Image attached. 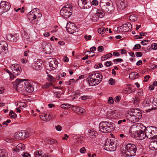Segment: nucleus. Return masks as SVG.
<instances>
[{
	"label": "nucleus",
	"instance_id": "1",
	"mask_svg": "<svg viewBox=\"0 0 157 157\" xmlns=\"http://www.w3.org/2000/svg\"><path fill=\"white\" fill-rule=\"evenodd\" d=\"M102 78L103 76L101 74L92 73L89 74L87 80L90 86H94L99 84L102 81Z\"/></svg>",
	"mask_w": 157,
	"mask_h": 157
},
{
	"label": "nucleus",
	"instance_id": "2",
	"mask_svg": "<svg viewBox=\"0 0 157 157\" xmlns=\"http://www.w3.org/2000/svg\"><path fill=\"white\" fill-rule=\"evenodd\" d=\"M115 127V124L112 122L102 121L100 123L99 129L101 132L108 133L113 131Z\"/></svg>",
	"mask_w": 157,
	"mask_h": 157
},
{
	"label": "nucleus",
	"instance_id": "3",
	"mask_svg": "<svg viewBox=\"0 0 157 157\" xmlns=\"http://www.w3.org/2000/svg\"><path fill=\"white\" fill-rule=\"evenodd\" d=\"M127 119L131 122L135 123L138 122L142 117V114L140 111L137 109H131L128 113Z\"/></svg>",
	"mask_w": 157,
	"mask_h": 157
},
{
	"label": "nucleus",
	"instance_id": "4",
	"mask_svg": "<svg viewBox=\"0 0 157 157\" xmlns=\"http://www.w3.org/2000/svg\"><path fill=\"white\" fill-rule=\"evenodd\" d=\"M147 138L150 139H157V128L153 126H148L144 129Z\"/></svg>",
	"mask_w": 157,
	"mask_h": 157
},
{
	"label": "nucleus",
	"instance_id": "5",
	"mask_svg": "<svg viewBox=\"0 0 157 157\" xmlns=\"http://www.w3.org/2000/svg\"><path fill=\"white\" fill-rule=\"evenodd\" d=\"M145 128V127L143 124L139 123H136L131 127L129 133L132 137H135L137 133Z\"/></svg>",
	"mask_w": 157,
	"mask_h": 157
},
{
	"label": "nucleus",
	"instance_id": "6",
	"mask_svg": "<svg viewBox=\"0 0 157 157\" xmlns=\"http://www.w3.org/2000/svg\"><path fill=\"white\" fill-rule=\"evenodd\" d=\"M137 150L136 146L132 144H128L125 147V154L127 156H133L136 155Z\"/></svg>",
	"mask_w": 157,
	"mask_h": 157
},
{
	"label": "nucleus",
	"instance_id": "7",
	"mask_svg": "<svg viewBox=\"0 0 157 157\" xmlns=\"http://www.w3.org/2000/svg\"><path fill=\"white\" fill-rule=\"evenodd\" d=\"M111 1L110 0H101L100 2V5L101 9L109 13L110 12Z\"/></svg>",
	"mask_w": 157,
	"mask_h": 157
},
{
	"label": "nucleus",
	"instance_id": "8",
	"mask_svg": "<svg viewBox=\"0 0 157 157\" xmlns=\"http://www.w3.org/2000/svg\"><path fill=\"white\" fill-rule=\"evenodd\" d=\"M104 147L105 149L108 151H114L116 149V146L114 142L111 141L110 140L106 141Z\"/></svg>",
	"mask_w": 157,
	"mask_h": 157
},
{
	"label": "nucleus",
	"instance_id": "9",
	"mask_svg": "<svg viewBox=\"0 0 157 157\" xmlns=\"http://www.w3.org/2000/svg\"><path fill=\"white\" fill-rule=\"evenodd\" d=\"M48 67H47L48 70H52L53 69H55L57 67L58 62L55 58H50L48 59Z\"/></svg>",
	"mask_w": 157,
	"mask_h": 157
},
{
	"label": "nucleus",
	"instance_id": "10",
	"mask_svg": "<svg viewBox=\"0 0 157 157\" xmlns=\"http://www.w3.org/2000/svg\"><path fill=\"white\" fill-rule=\"evenodd\" d=\"M66 29L67 31L71 34H73L76 31L77 29V28L74 24L68 23L67 24Z\"/></svg>",
	"mask_w": 157,
	"mask_h": 157
},
{
	"label": "nucleus",
	"instance_id": "11",
	"mask_svg": "<svg viewBox=\"0 0 157 157\" xmlns=\"http://www.w3.org/2000/svg\"><path fill=\"white\" fill-rule=\"evenodd\" d=\"M8 48L7 43L4 41H0V53L2 54H5Z\"/></svg>",
	"mask_w": 157,
	"mask_h": 157
},
{
	"label": "nucleus",
	"instance_id": "12",
	"mask_svg": "<svg viewBox=\"0 0 157 157\" xmlns=\"http://www.w3.org/2000/svg\"><path fill=\"white\" fill-rule=\"evenodd\" d=\"M42 48L43 51L46 54H50L53 51L52 46L49 44H47L45 42L42 44Z\"/></svg>",
	"mask_w": 157,
	"mask_h": 157
},
{
	"label": "nucleus",
	"instance_id": "13",
	"mask_svg": "<svg viewBox=\"0 0 157 157\" xmlns=\"http://www.w3.org/2000/svg\"><path fill=\"white\" fill-rule=\"evenodd\" d=\"M10 68L16 75H19L21 73V69L18 64H13L10 66Z\"/></svg>",
	"mask_w": 157,
	"mask_h": 157
},
{
	"label": "nucleus",
	"instance_id": "14",
	"mask_svg": "<svg viewBox=\"0 0 157 157\" xmlns=\"http://www.w3.org/2000/svg\"><path fill=\"white\" fill-rule=\"evenodd\" d=\"M15 134V136L16 138L17 139H19L20 138V139H25L28 137L29 136V133L24 131H22L17 132Z\"/></svg>",
	"mask_w": 157,
	"mask_h": 157
},
{
	"label": "nucleus",
	"instance_id": "15",
	"mask_svg": "<svg viewBox=\"0 0 157 157\" xmlns=\"http://www.w3.org/2000/svg\"><path fill=\"white\" fill-rule=\"evenodd\" d=\"M24 87L25 91L29 93H32L34 90L33 85L31 84L30 82L27 81L26 79L24 82Z\"/></svg>",
	"mask_w": 157,
	"mask_h": 157
},
{
	"label": "nucleus",
	"instance_id": "16",
	"mask_svg": "<svg viewBox=\"0 0 157 157\" xmlns=\"http://www.w3.org/2000/svg\"><path fill=\"white\" fill-rule=\"evenodd\" d=\"M26 80V79H17L13 82V85L14 86H16L17 90H20V88L22 89L21 86L22 85L24 84V82H25Z\"/></svg>",
	"mask_w": 157,
	"mask_h": 157
},
{
	"label": "nucleus",
	"instance_id": "17",
	"mask_svg": "<svg viewBox=\"0 0 157 157\" xmlns=\"http://www.w3.org/2000/svg\"><path fill=\"white\" fill-rule=\"evenodd\" d=\"M18 35L17 34L13 35L8 34L6 36V39L10 42L12 43L16 42L19 39Z\"/></svg>",
	"mask_w": 157,
	"mask_h": 157
},
{
	"label": "nucleus",
	"instance_id": "18",
	"mask_svg": "<svg viewBox=\"0 0 157 157\" xmlns=\"http://www.w3.org/2000/svg\"><path fill=\"white\" fill-rule=\"evenodd\" d=\"M72 10L62 9L60 11V14L63 17L68 18L71 15L72 12L71 11Z\"/></svg>",
	"mask_w": 157,
	"mask_h": 157
},
{
	"label": "nucleus",
	"instance_id": "19",
	"mask_svg": "<svg viewBox=\"0 0 157 157\" xmlns=\"http://www.w3.org/2000/svg\"><path fill=\"white\" fill-rule=\"evenodd\" d=\"M0 4L4 10V12H7L8 11L11 7L10 4L5 1H1L0 3Z\"/></svg>",
	"mask_w": 157,
	"mask_h": 157
},
{
	"label": "nucleus",
	"instance_id": "20",
	"mask_svg": "<svg viewBox=\"0 0 157 157\" xmlns=\"http://www.w3.org/2000/svg\"><path fill=\"white\" fill-rule=\"evenodd\" d=\"M42 61L40 59H37L32 65V68L35 70H37L42 66Z\"/></svg>",
	"mask_w": 157,
	"mask_h": 157
},
{
	"label": "nucleus",
	"instance_id": "21",
	"mask_svg": "<svg viewBox=\"0 0 157 157\" xmlns=\"http://www.w3.org/2000/svg\"><path fill=\"white\" fill-rule=\"evenodd\" d=\"M143 129H142L139 132L137 133L135 137H137L139 140L144 139L146 137L145 134V131L144 132Z\"/></svg>",
	"mask_w": 157,
	"mask_h": 157
},
{
	"label": "nucleus",
	"instance_id": "22",
	"mask_svg": "<svg viewBox=\"0 0 157 157\" xmlns=\"http://www.w3.org/2000/svg\"><path fill=\"white\" fill-rule=\"evenodd\" d=\"M12 145L13 146H16V147L14 149V150L16 152H18L19 151L22 150H24L25 148L24 144L21 143H20L17 145L16 144L14 143Z\"/></svg>",
	"mask_w": 157,
	"mask_h": 157
},
{
	"label": "nucleus",
	"instance_id": "23",
	"mask_svg": "<svg viewBox=\"0 0 157 157\" xmlns=\"http://www.w3.org/2000/svg\"><path fill=\"white\" fill-rule=\"evenodd\" d=\"M119 115V113L115 110L112 111L110 113H109L107 116L111 119H116L118 117Z\"/></svg>",
	"mask_w": 157,
	"mask_h": 157
},
{
	"label": "nucleus",
	"instance_id": "24",
	"mask_svg": "<svg viewBox=\"0 0 157 157\" xmlns=\"http://www.w3.org/2000/svg\"><path fill=\"white\" fill-rule=\"evenodd\" d=\"M149 148L151 150H156L157 149V141L154 140L151 142L149 145Z\"/></svg>",
	"mask_w": 157,
	"mask_h": 157
},
{
	"label": "nucleus",
	"instance_id": "25",
	"mask_svg": "<svg viewBox=\"0 0 157 157\" xmlns=\"http://www.w3.org/2000/svg\"><path fill=\"white\" fill-rule=\"evenodd\" d=\"M117 10L119 11L123 10L125 7L124 2L122 1H119L116 2Z\"/></svg>",
	"mask_w": 157,
	"mask_h": 157
},
{
	"label": "nucleus",
	"instance_id": "26",
	"mask_svg": "<svg viewBox=\"0 0 157 157\" xmlns=\"http://www.w3.org/2000/svg\"><path fill=\"white\" fill-rule=\"evenodd\" d=\"M40 118L44 121H49L51 119V117L49 114H46L43 113L40 115Z\"/></svg>",
	"mask_w": 157,
	"mask_h": 157
},
{
	"label": "nucleus",
	"instance_id": "27",
	"mask_svg": "<svg viewBox=\"0 0 157 157\" xmlns=\"http://www.w3.org/2000/svg\"><path fill=\"white\" fill-rule=\"evenodd\" d=\"M72 110L79 114H81L83 113L85 111V110L83 108L80 107H76L75 106H73L72 107Z\"/></svg>",
	"mask_w": 157,
	"mask_h": 157
},
{
	"label": "nucleus",
	"instance_id": "28",
	"mask_svg": "<svg viewBox=\"0 0 157 157\" xmlns=\"http://www.w3.org/2000/svg\"><path fill=\"white\" fill-rule=\"evenodd\" d=\"M88 132V135L91 138H95L98 135L97 132L93 130H89Z\"/></svg>",
	"mask_w": 157,
	"mask_h": 157
},
{
	"label": "nucleus",
	"instance_id": "29",
	"mask_svg": "<svg viewBox=\"0 0 157 157\" xmlns=\"http://www.w3.org/2000/svg\"><path fill=\"white\" fill-rule=\"evenodd\" d=\"M151 101L149 99H145L142 103L141 105L143 107H149L150 105Z\"/></svg>",
	"mask_w": 157,
	"mask_h": 157
},
{
	"label": "nucleus",
	"instance_id": "30",
	"mask_svg": "<svg viewBox=\"0 0 157 157\" xmlns=\"http://www.w3.org/2000/svg\"><path fill=\"white\" fill-rule=\"evenodd\" d=\"M96 15L99 17H103L105 15L104 12L101 10L98 9L96 11Z\"/></svg>",
	"mask_w": 157,
	"mask_h": 157
},
{
	"label": "nucleus",
	"instance_id": "31",
	"mask_svg": "<svg viewBox=\"0 0 157 157\" xmlns=\"http://www.w3.org/2000/svg\"><path fill=\"white\" fill-rule=\"evenodd\" d=\"M87 2L86 0H78V3L80 8L81 9L85 8L84 5Z\"/></svg>",
	"mask_w": 157,
	"mask_h": 157
},
{
	"label": "nucleus",
	"instance_id": "32",
	"mask_svg": "<svg viewBox=\"0 0 157 157\" xmlns=\"http://www.w3.org/2000/svg\"><path fill=\"white\" fill-rule=\"evenodd\" d=\"M90 19L93 21H97L98 19V18L96 14L94 13H92L90 15Z\"/></svg>",
	"mask_w": 157,
	"mask_h": 157
},
{
	"label": "nucleus",
	"instance_id": "33",
	"mask_svg": "<svg viewBox=\"0 0 157 157\" xmlns=\"http://www.w3.org/2000/svg\"><path fill=\"white\" fill-rule=\"evenodd\" d=\"M62 9L65 10H72V6L71 3H68L66 4Z\"/></svg>",
	"mask_w": 157,
	"mask_h": 157
},
{
	"label": "nucleus",
	"instance_id": "34",
	"mask_svg": "<svg viewBox=\"0 0 157 157\" xmlns=\"http://www.w3.org/2000/svg\"><path fill=\"white\" fill-rule=\"evenodd\" d=\"M112 56V54L111 53H109L102 56L101 59L102 61H104L109 58L111 57Z\"/></svg>",
	"mask_w": 157,
	"mask_h": 157
},
{
	"label": "nucleus",
	"instance_id": "35",
	"mask_svg": "<svg viewBox=\"0 0 157 157\" xmlns=\"http://www.w3.org/2000/svg\"><path fill=\"white\" fill-rule=\"evenodd\" d=\"M34 157L42 156V151L41 150L36 151L34 154Z\"/></svg>",
	"mask_w": 157,
	"mask_h": 157
},
{
	"label": "nucleus",
	"instance_id": "36",
	"mask_svg": "<svg viewBox=\"0 0 157 157\" xmlns=\"http://www.w3.org/2000/svg\"><path fill=\"white\" fill-rule=\"evenodd\" d=\"M129 20L132 21H135L137 20V16L135 14H132L129 16Z\"/></svg>",
	"mask_w": 157,
	"mask_h": 157
},
{
	"label": "nucleus",
	"instance_id": "37",
	"mask_svg": "<svg viewBox=\"0 0 157 157\" xmlns=\"http://www.w3.org/2000/svg\"><path fill=\"white\" fill-rule=\"evenodd\" d=\"M52 86V83L51 82H47L45 84L43 85L42 88L43 89L49 88Z\"/></svg>",
	"mask_w": 157,
	"mask_h": 157
},
{
	"label": "nucleus",
	"instance_id": "38",
	"mask_svg": "<svg viewBox=\"0 0 157 157\" xmlns=\"http://www.w3.org/2000/svg\"><path fill=\"white\" fill-rule=\"evenodd\" d=\"M133 104L135 105H137L140 101V99L138 98L135 97V98H133L132 100Z\"/></svg>",
	"mask_w": 157,
	"mask_h": 157
},
{
	"label": "nucleus",
	"instance_id": "39",
	"mask_svg": "<svg viewBox=\"0 0 157 157\" xmlns=\"http://www.w3.org/2000/svg\"><path fill=\"white\" fill-rule=\"evenodd\" d=\"M48 143L49 144H58V142L55 140L54 139H49L48 140Z\"/></svg>",
	"mask_w": 157,
	"mask_h": 157
},
{
	"label": "nucleus",
	"instance_id": "40",
	"mask_svg": "<svg viewBox=\"0 0 157 157\" xmlns=\"http://www.w3.org/2000/svg\"><path fill=\"white\" fill-rule=\"evenodd\" d=\"M71 107L70 105L69 104H65L64 103L62 104L61 105V107L62 108H63L64 109H68L70 108Z\"/></svg>",
	"mask_w": 157,
	"mask_h": 157
},
{
	"label": "nucleus",
	"instance_id": "41",
	"mask_svg": "<svg viewBox=\"0 0 157 157\" xmlns=\"http://www.w3.org/2000/svg\"><path fill=\"white\" fill-rule=\"evenodd\" d=\"M47 79L48 81H50L52 83L54 82L55 81L54 78L50 75H48Z\"/></svg>",
	"mask_w": 157,
	"mask_h": 157
},
{
	"label": "nucleus",
	"instance_id": "42",
	"mask_svg": "<svg viewBox=\"0 0 157 157\" xmlns=\"http://www.w3.org/2000/svg\"><path fill=\"white\" fill-rule=\"evenodd\" d=\"M19 106L21 109H23L26 106V105L25 102H21L19 104Z\"/></svg>",
	"mask_w": 157,
	"mask_h": 157
},
{
	"label": "nucleus",
	"instance_id": "43",
	"mask_svg": "<svg viewBox=\"0 0 157 157\" xmlns=\"http://www.w3.org/2000/svg\"><path fill=\"white\" fill-rule=\"evenodd\" d=\"M98 31L99 34H102L105 33V28H101L98 29Z\"/></svg>",
	"mask_w": 157,
	"mask_h": 157
},
{
	"label": "nucleus",
	"instance_id": "44",
	"mask_svg": "<svg viewBox=\"0 0 157 157\" xmlns=\"http://www.w3.org/2000/svg\"><path fill=\"white\" fill-rule=\"evenodd\" d=\"M85 6V8H82V9H89L91 8V5L90 4H89L87 2L84 5V6Z\"/></svg>",
	"mask_w": 157,
	"mask_h": 157
},
{
	"label": "nucleus",
	"instance_id": "45",
	"mask_svg": "<svg viewBox=\"0 0 157 157\" xmlns=\"http://www.w3.org/2000/svg\"><path fill=\"white\" fill-rule=\"evenodd\" d=\"M10 116L12 118H16L17 117V115L13 111H11L9 113Z\"/></svg>",
	"mask_w": 157,
	"mask_h": 157
},
{
	"label": "nucleus",
	"instance_id": "46",
	"mask_svg": "<svg viewBox=\"0 0 157 157\" xmlns=\"http://www.w3.org/2000/svg\"><path fill=\"white\" fill-rule=\"evenodd\" d=\"M91 96H90L88 95H84L83 96H82L80 97V98L82 100H85L87 99H90Z\"/></svg>",
	"mask_w": 157,
	"mask_h": 157
},
{
	"label": "nucleus",
	"instance_id": "47",
	"mask_svg": "<svg viewBox=\"0 0 157 157\" xmlns=\"http://www.w3.org/2000/svg\"><path fill=\"white\" fill-rule=\"evenodd\" d=\"M74 81L75 80L74 79H70L69 81L66 82L65 84L67 85H70L73 83Z\"/></svg>",
	"mask_w": 157,
	"mask_h": 157
},
{
	"label": "nucleus",
	"instance_id": "48",
	"mask_svg": "<svg viewBox=\"0 0 157 157\" xmlns=\"http://www.w3.org/2000/svg\"><path fill=\"white\" fill-rule=\"evenodd\" d=\"M82 138V137L81 136H78L76 138V140H77L78 143H82V141L81 140Z\"/></svg>",
	"mask_w": 157,
	"mask_h": 157
},
{
	"label": "nucleus",
	"instance_id": "49",
	"mask_svg": "<svg viewBox=\"0 0 157 157\" xmlns=\"http://www.w3.org/2000/svg\"><path fill=\"white\" fill-rule=\"evenodd\" d=\"M136 72H132L130 74L129 76L132 77L131 78L132 79L136 78Z\"/></svg>",
	"mask_w": 157,
	"mask_h": 157
},
{
	"label": "nucleus",
	"instance_id": "50",
	"mask_svg": "<svg viewBox=\"0 0 157 157\" xmlns=\"http://www.w3.org/2000/svg\"><path fill=\"white\" fill-rule=\"evenodd\" d=\"M109 84L111 85H113L115 84V80L113 79V78H111L109 80Z\"/></svg>",
	"mask_w": 157,
	"mask_h": 157
},
{
	"label": "nucleus",
	"instance_id": "51",
	"mask_svg": "<svg viewBox=\"0 0 157 157\" xmlns=\"http://www.w3.org/2000/svg\"><path fill=\"white\" fill-rule=\"evenodd\" d=\"M22 36L24 39H28L29 38V37L28 34L26 33V32H24V33L22 34Z\"/></svg>",
	"mask_w": 157,
	"mask_h": 157
},
{
	"label": "nucleus",
	"instance_id": "52",
	"mask_svg": "<svg viewBox=\"0 0 157 157\" xmlns=\"http://www.w3.org/2000/svg\"><path fill=\"white\" fill-rule=\"evenodd\" d=\"M22 155L23 157H31V155H30V154L29 153H28L27 152H23V153L22 154Z\"/></svg>",
	"mask_w": 157,
	"mask_h": 157
},
{
	"label": "nucleus",
	"instance_id": "53",
	"mask_svg": "<svg viewBox=\"0 0 157 157\" xmlns=\"http://www.w3.org/2000/svg\"><path fill=\"white\" fill-rule=\"evenodd\" d=\"M6 152L3 149H0V157L4 155L5 156V154H6Z\"/></svg>",
	"mask_w": 157,
	"mask_h": 157
},
{
	"label": "nucleus",
	"instance_id": "54",
	"mask_svg": "<svg viewBox=\"0 0 157 157\" xmlns=\"http://www.w3.org/2000/svg\"><path fill=\"white\" fill-rule=\"evenodd\" d=\"M98 4V2L97 0H94L91 2V4L94 6H97Z\"/></svg>",
	"mask_w": 157,
	"mask_h": 157
},
{
	"label": "nucleus",
	"instance_id": "55",
	"mask_svg": "<svg viewBox=\"0 0 157 157\" xmlns=\"http://www.w3.org/2000/svg\"><path fill=\"white\" fill-rule=\"evenodd\" d=\"M151 48L154 50H156L157 49V44L154 43L151 44Z\"/></svg>",
	"mask_w": 157,
	"mask_h": 157
},
{
	"label": "nucleus",
	"instance_id": "56",
	"mask_svg": "<svg viewBox=\"0 0 157 157\" xmlns=\"http://www.w3.org/2000/svg\"><path fill=\"white\" fill-rule=\"evenodd\" d=\"M151 78L150 75H147L144 76V82H147L148 81V80Z\"/></svg>",
	"mask_w": 157,
	"mask_h": 157
},
{
	"label": "nucleus",
	"instance_id": "57",
	"mask_svg": "<svg viewBox=\"0 0 157 157\" xmlns=\"http://www.w3.org/2000/svg\"><path fill=\"white\" fill-rule=\"evenodd\" d=\"M86 151V149L85 148V147H82L80 150V152L82 154H83V153H85Z\"/></svg>",
	"mask_w": 157,
	"mask_h": 157
},
{
	"label": "nucleus",
	"instance_id": "58",
	"mask_svg": "<svg viewBox=\"0 0 157 157\" xmlns=\"http://www.w3.org/2000/svg\"><path fill=\"white\" fill-rule=\"evenodd\" d=\"M104 49L103 47L102 46H99L98 48V50L99 52H101L103 51Z\"/></svg>",
	"mask_w": 157,
	"mask_h": 157
},
{
	"label": "nucleus",
	"instance_id": "59",
	"mask_svg": "<svg viewBox=\"0 0 157 157\" xmlns=\"http://www.w3.org/2000/svg\"><path fill=\"white\" fill-rule=\"evenodd\" d=\"M31 16H32V18H33V20H35L37 18V15L35 14L34 13L32 12V14H31Z\"/></svg>",
	"mask_w": 157,
	"mask_h": 157
},
{
	"label": "nucleus",
	"instance_id": "60",
	"mask_svg": "<svg viewBox=\"0 0 157 157\" xmlns=\"http://www.w3.org/2000/svg\"><path fill=\"white\" fill-rule=\"evenodd\" d=\"M136 55L137 57H140L142 56L143 54L141 52H138L136 53Z\"/></svg>",
	"mask_w": 157,
	"mask_h": 157
},
{
	"label": "nucleus",
	"instance_id": "61",
	"mask_svg": "<svg viewBox=\"0 0 157 157\" xmlns=\"http://www.w3.org/2000/svg\"><path fill=\"white\" fill-rule=\"evenodd\" d=\"M108 102L110 104H113L114 102L113 98L112 97H110L109 98Z\"/></svg>",
	"mask_w": 157,
	"mask_h": 157
},
{
	"label": "nucleus",
	"instance_id": "62",
	"mask_svg": "<svg viewBox=\"0 0 157 157\" xmlns=\"http://www.w3.org/2000/svg\"><path fill=\"white\" fill-rule=\"evenodd\" d=\"M102 65L101 63H99L98 64L95 65L94 66V68H98L99 67L101 68L102 67Z\"/></svg>",
	"mask_w": 157,
	"mask_h": 157
},
{
	"label": "nucleus",
	"instance_id": "63",
	"mask_svg": "<svg viewBox=\"0 0 157 157\" xmlns=\"http://www.w3.org/2000/svg\"><path fill=\"white\" fill-rule=\"evenodd\" d=\"M113 61L114 62H115V61H117L118 62H121L123 61V60L121 59H114Z\"/></svg>",
	"mask_w": 157,
	"mask_h": 157
},
{
	"label": "nucleus",
	"instance_id": "64",
	"mask_svg": "<svg viewBox=\"0 0 157 157\" xmlns=\"http://www.w3.org/2000/svg\"><path fill=\"white\" fill-rule=\"evenodd\" d=\"M73 93L75 95H79L80 94V92L79 90H77L73 92Z\"/></svg>",
	"mask_w": 157,
	"mask_h": 157
}]
</instances>
